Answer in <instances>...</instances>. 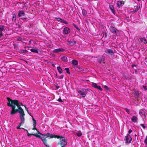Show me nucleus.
Returning a JSON list of instances; mask_svg holds the SVG:
<instances>
[{
    "label": "nucleus",
    "mask_w": 147,
    "mask_h": 147,
    "mask_svg": "<svg viewBox=\"0 0 147 147\" xmlns=\"http://www.w3.org/2000/svg\"><path fill=\"white\" fill-rule=\"evenodd\" d=\"M15 105L18 107V109H15V106H12V110L11 111L10 114L13 115L16 113L17 112L20 113L19 117L20 118V122L18 126L16 127V128L17 129H22V127H20L22 126L25 123L24 116L25 114L24 111L22 108L20 107L19 105L17 104H15Z\"/></svg>",
    "instance_id": "obj_1"
},
{
    "label": "nucleus",
    "mask_w": 147,
    "mask_h": 147,
    "mask_svg": "<svg viewBox=\"0 0 147 147\" xmlns=\"http://www.w3.org/2000/svg\"><path fill=\"white\" fill-rule=\"evenodd\" d=\"M39 134L42 136L46 137V138L49 137L50 138H60V141L57 143V145H59L60 144L61 146V147H65L67 144V142L66 141L65 138L62 136L52 134L49 133L44 134L40 133Z\"/></svg>",
    "instance_id": "obj_2"
},
{
    "label": "nucleus",
    "mask_w": 147,
    "mask_h": 147,
    "mask_svg": "<svg viewBox=\"0 0 147 147\" xmlns=\"http://www.w3.org/2000/svg\"><path fill=\"white\" fill-rule=\"evenodd\" d=\"M6 98L8 101V102L7 103V106L11 107V111L12 110V106H15V109H18V107L17 105H15V104H17L21 108L22 107L21 106H24V105L22 104V103L20 102L18 100L16 99L13 100L8 97H6Z\"/></svg>",
    "instance_id": "obj_3"
},
{
    "label": "nucleus",
    "mask_w": 147,
    "mask_h": 147,
    "mask_svg": "<svg viewBox=\"0 0 147 147\" xmlns=\"http://www.w3.org/2000/svg\"><path fill=\"white\" fill-rule=\"evenodd\" d=\"M27 132L28 133L27 136H29L31 135H33L36 137L39 138L41 140L43 144L46 147H50L49 145L47 143V140L46 139V137L45 138L43 136H40L41 135L39 134V132L38 131V134H40V135L36 134H30L29 133L28 131ZM41 135L42 136V135Z\"/></svg>",
    "instance_id": "obj_4"
},
{
    "label": "nucleus",
    "mask_w": 147,
    "mask_h": 147,
    "mask_svg": "<svg viewBox=\"0 0 147 147\" xmlns=\"http://www.w3.org/2000/svg\"><path fill=\"white\" fill-rule=\"evenodd\" d=\"M76 90L80 94L83 98H84L86 97L87 94V92L88 91V90L87 89H84L80 90L79 89L77 88Z\"/></svg>",
    "instance_id": "obj_5"
},
{
    "label": "nucleus",
    "mask_w": 147,
    "mask_h": 147,
    "mask_svg": "<svg viewBox=\"0 0 147 147\" xmlns=\"http://www.w3.org/2000/svg\"><path fill=\"white\" fill-rule=\"evenodd\" d=\"M109 29L112 33L115 34L117 36H119L120 34L119 31L115 27L113 26H111L109 28Z\"/></svg>",
    "instance_id": "obj_6"
},
{
    "label": "nucleus",
    "mask_w": 147,
    "mask_h": 147,
    "mask_svg": "<svg viewBox=\"0 0 147 147\" xmlns=\"http://www.w3.org/2000/svg\"><path fill=\"white\" fill-rule=\"evenodd\" d=\"M104 52L105 54L108 56H112L114 55V52L112 49H107L105 50Z\"/></svg>",
    "instance_id": "obj_7"
},
{
    "label": "nucleus",
    "mask_w": 147,
    "mask_h": 147,
    "mask_svg": "<svg viewBox=\"0 0 147 147\" xmlns=\"http://www.w3.org/2000/svg\"><path fill=\"white\" fill-rule=\"evenodd\" d=\"M132 139V138H131L130 135L129 134H128L127 136H125L124 138V140H125V142L126 143H131Z\"/></svg>",
    "instance_id": "obj_8"
},
{
    "label": "nucleus",
    "mask_w": 147,
    "mask_h": 147,
    "mask_svg": "<svg viewBox=\"0 0 147 147\" xmlns=\"http://www.w3.org/2000/svg\"><path fill=\"white\" fill-rule=\"evenodd\" d=\"M105 57L104 55H102L97 59L98 62L100 64L102 63H105Z\"/></svg>",
    "instance_id": "obj_9"
},
{
    "label": "nucleus",
    "mask_w": 147,
    "mask_h": 147,
    "mask_svg": "<svg viewBox=\"0 0 147 147\" xmlns=\"http://www.w3.org/2000/svg\"><path fill=\"white\" fill-rule=\"evenodd\" d=\"M67 44L70 46H73L74 45L76 44V43L75 41H72L71 40H68L67 41Z\"/></svg>",
    "instance_id": "obj_10"
},
{
    "label": "nucleus",
    "mask_w": 147,
    "mask_h": 147,
    "mask_svg": "<svg viewBox=\"0 0 147 147\" xmlns=\"http://www.w3.org/2000/svg\"><path fill=\"white\" fill-rule=\"evenodd\" d=\"M70 32V30L67 27H65L64 28L63 30V34H67L69 33Z\"/></svg>",
    "instance_id": "obj_11"
},
{
    "label": "nucleus",
    "mask_w": 147,
    "mask_h": 147,
    "mask_svg": "<svg viewBox=\"0 0 147 147\" xmlns=\"http://www.w3.org/2000/svg\"><path fill=\"white\" fill-rule=\"evenodd\" d=\"M25 13L23 10L19 11H18V16L20 17L25 15Z\"/></svg>",
    "instance_id": "obj_12"
},
{
    "label": "nucleus",
    "mask_w": 147,
    "mask_h": 147,
    "mask_svg": "<svg viewBox=\"0 0 147 147\" xmlns=\"http://www.w3.org/2000/svg\"><path fill=\"white\" fill-rule=\"evenodd\" d=\"M64 51V49L62 48H59L55 49L53 50V52L54 53H58L61 52H63Z\"/></svg>",
    "instance_id": "obj_13"
},
{
    "label": "nucleus",
    "mask_w": 147,
    "mask_h": 147,
    "mask_svg": "<svg viewBox=\"0 0 147 147\" xmlns=\"http://www.w3.org/2000/svg\"><path fill=\"white\" fill-rule=\"evenodd\" d=\"M73 67L77 71H82L84 69L79 67L73 66Z\"/></svg>",
    "instance_id": "obj_14"
},
{
    "label": "nucleus",
    "mask_w": 147,
    "mask_h": 147,
    "mask_svg": "<svg viewBox=\"0 0 147 147\" xmlns=\"http://www.w3.org/2000/svg\"><path fill=\"white\" fill-rule=\"evenodd\" d=\"M124 3L123 1H118L117 3V7L119 8H120L124 4Z\"/></svg>",
    "instance_id": "obj_15"
},
{
    "label": "nucleus",
    "mask_w": 147,
    "mask_h": 147,
    "mask_svg": "<svg viewBox=\"0 0 147 147\" xmlns=\"http://www.w3.org/2000/svg\"><path fill=\"white\" fill-rule=\"evenodd\" d=\"M139 39L140 40V41H141L142 43L144 44H146L147 41L145 38H140Z\"/></svg>",
    "instance_id": "obj_16"
},
{
    "label": "nucleus",
    "mask_w": 147,
    "mask_h": 147,
    "mask_svg": "<svg viewBox=\"0 0 147 147\" xmlns=\"http://www.w3.org/2000/svg\"><path fill=\"white\" fill-rule=\"evenodd\" d=\"M109 8L112 13H113L114 15H115V12L113 6L112 5L109 4Z\"/></svg>",
    "instance_id": "obj_17"
},
{
    "label": "nucleus",
    "mask_w": 147,
    "mask_h": 147,
    "mask_svg": "<svg viewBox=\"0 0 147 147\" xmlns=\"http://www.w3.org/2000/svg\"><path fill=\"white\" fill-rule=\"evenodd\" d=\"M139 113L142 116H145V112L143 109H141L140 110Z\"/></svg>",
    "instance_id": "obj_18"
},
{
    "label": "nucleus",
    "mask_w": 147,
    "mask_h": 147,
    "mask_svg": "<svg viewBox=\"0 0 147 147\" xmlns=\"http://www.w3.org/2000/svg\"><path fill=\"white\" fill-rule=\"evenodd\" d=\"M55 19L57 20V21H60L62 23H63L65 24H67V22L66 21H64L61 18H56Z\"/></svg>",
    "instance_id": "obj_19"
},
{
    "label": "nucleus",
    "mask_w": 147,
    "mask_h": 147,
    "mask_svg": "<svg viewBox=\"0 0 147 147\" xmlns=\"http://www.w3.org/2000/svg\"><path fill=\"white\" fill-rule=\"evenodd\" d=\"M138 120V118L136 116H133L131 119V121L134 122H136Z\"/></svg>",
    "instance_id": "obj_20"
},
{
    "label": "nucleus",
    "mask_w": 147,
    "mask_h": 147,
    "mask_svg": "<svg viewBox=\"0 0 147 147\" xmlns=\"http://www.w3.org/2000/svg\"><path fill=\"white\" fill-rule=\"evenodd\" d=\"M71 63L72 64L74 65H78V61L76 60H72Z\"/></svg>",
    "instance_id": "obj_21"
},
{
    "label": "nucleus",
    "mask_w": 147,
    "mask_h": 147,
    "mask_svg": "<svg viewBox=\"0 0 147 147\" xmlns=\"http://www.w3.org/2000/svg\"><path fill=\"white\" fill-rule=\"evenodd\" d=\"M16 16L15 14L12 15V21L13 22H15L16 20Z\"/></svg>",
    "instance_id": "obj_22"
},
{
    "label": "nucleus",
    "mask_w": 147,
    "mask_h": 147,
    "mask_svg": "<svg viewBox=\"0 0 147 147\" xmlns=\"http://www.w3.org/2000/svg\"><path fill=\"white\" fill-rule=\"evenodd\" d=\"M5 26H0V33L2 34V31L4 30Z\"/></svg>",
    "instance_id": "obj_23"
},
{
    "label": "nucleus",
    "mask_w": 147,
    "mask_h": 147,
    "mask_svg": "<svg viewBox=\"0 0 147 147\" xmlns=\"http://www.w3.org/2000/svg\"><path fill=\"white\" fill-rule=\"evenodd\" d=\"M57 69L58 72L60 74H61L62 73L63 70H62V68H61V67H60L59 66L57 67Z\"/></svg>",
    "instance_id": "obj_24"
},
{
    "label": "nucleus",
    "mask_w": 147,
    "mask_h": 147,
    "mask_svg": "<svg viewBox=\"0 0 147 147\" xmlns=\"http://www.w3.org/2000/svg\"><path fill=\"white\" fill-rule=\"evenodd\" d=\"M31 116L32 118V120L33 122V126L36 127V121L35 119H34V118L31 115Z\"/></svg>",
    "instance_id": "obj_25"
},
{
    "label": "nucleus",
    "mask_w": 147,
    "mask_h": 147,
    "mask_svg": "<svg viewBox=\"0 0 147 147\" xmlns=\"http://www.w3.org/2000/svg\"><path fill=\"white\" fill-rule=\"evenodd\" d=\"M61 58L63 61L65 62H67L68 61L67 58L65 56L62 57Z\"/></svg>",
    "instance_id": "obj_26"
},
{
    "label": "nucleus",
    "mask_w": 147,
    "mask_h": 147,
    "mask_svg": "<svg viewBox=\"0 0 147 147\" xmlns=\"http://www.w3.org/2000/svg\"><path fill=\"white\" fill-rule=\"evenodd\" d=\"M30 51L33 53H38V51L36 49H30Z\"/></svg>",
    "instance_id": "obj_27"
},
{
    "label": "nucleus",
    "mask_w": 147,
    "mask_h": 147,
    "mask_svg": "<svg viewBox=\"0 0 147 147\" xmlns=\"http://www.w3.org/2000/svg\"><path fill=\"white\" fill-rule=\"evenodd\" d=\"M76 135L78 137H80L82 135V134L81 131H78L76 133Z\"/></svg>",
    "instance_id": "obj_28"
},
{
    "label": "nucleus",
    "mask_w": 147,
    "mask_h": 147,
    "mask_svg": "<svg viewBox=\"0 0 147 147\" xmlns=\"http://www.w3.org/2000/svg\"><path fill=\"white\" fill-rule=\"evenodd\" d=\"M82 14L84 16H86L87 14V12L84 9L82 11Z\"/></svg>",
    "instance_id": "obj_29"
},
{
    "label": "nucleus",
    "mask_w": 147,
    "mask_h": 147,
    "mask_svg": "<svg viewBox=\"0 0 147 147\" xmlns=\"http://www.w3.org/2000/svg\"><path fill=\"white\" fill-rule=\"evenodd\" d=\"M73 25L74 27H75L78 31H79L80 32V30L79 28L78 27V26L77 25H76L75 24H73Z\"/></svg>",
    "instance_id": "obj_30"
},
{
    "label": "nucleus",
    "mask_w": 147,
    "mask_h": 147,
    "mask_svg": "<svg viewBox=\"0 0 147 147\" xmlns=\"http://www.w3.org/2000/svg\"><path fill=\"white\" fill-rule=\"evenodd\" d=\"M24 107H25V110H26V111H27V113H28V114L30 115V116H31V113H30L28 111V108L26 107V106L25 105H24Z\"/></svg>",
    "instance_id": "obj_31"
},
{
    "label": "nucleus",
    "mask_w": 147,
    "mask_h": 147,
    "mask_svg": "<svg viewBox=\"0 0 147 147\" xmlns=\"http://www.w3.org/2000/svg\"><path fill=\"white\" fill-rule=\"evenodd\" d=\"M92 86L93 87H94V88H96V87L97 86V85L96 84V83H93L92 84Z\"/></svg>",
    "instance_id": "obj_32"
},
{
    "label": "nucleus",
    "mask_w": 147,
    "mask_h": 147,
    "mask_svg": "<svg viewBox=\"0 0 147 147\" xmlns=\"http://www.w3.org/2000/svg\"><path fill=\"white\" fill-rule=\"evenodd\" d=\"M125 110L127 113L129 114L130 113V110L129 109L125 108Z\"/></svg>",
    "instance_id": "obj_33"
},
{
    "label": "nucleus",
    "mask_w": 147,
    "mask_h": 147,
    "mask_svg": "<svg viewBox=\"0 0 147 147\" xmlns=\"http://www.w3.org/2000/svg\"><path fill=\"white\" fill-rule=\"evenodd\" d=\"M28 52L26 50H24L21 51V53H22L25 54Z\"/></svg>",
    "instance_id": "obj_34"
},
{
    "label": "nucleus",
    "mask_w": 147,
    "mask_h": 147,
    "mask_svg": "<svg viewBox=\"0 0 147 147\" xmlns=\"http://www.w3.org/2000/svg\"><path fill=\"white\" fill-rule=\"evenodd\" d=\"M65 70H66V72L69 74H70V73L69 71V68H66L65 69Z\"/></svg>",
    "instance_id": "obj_35"
},
{
    "label": "nucleus",
    "mask_w": 147,
    "mask_h": 147,
    "mask_svg": "<svg viewBox=\"0 0 147 147\" xmlns=\"http://www.w3.org/2000/svg\"><path fill=\"white\" fill-rule=\"evenodd\" d=\"M96 88L100 90L101 91H102V89L101 88V86H97Z\"/></svg>",
    "instance_id": "obj_36"
},
{
    "label": "nucleus",
    "mask_w": 147,
    "mask_h": 147,
    "mask_svg": "<svg viewBox=\"0 0 147 147\" xmlns=\"http://www.w3.org/2000/svg\"><path fill=\"white\" fill-rule=\"evenodd\" d=\"M140 8V6L139 7H137L134 10L135 12H136L138 11Z\"/></svg>",
    "instance_id": "obj_37"
},
{
    "label": "nucleus",
    "mask_w": 147,
    "mask_h": 147,
    "mask_svg": "<svg viewBox=\"0 0 147 147\" xmlns=\"http://www.w3.org/2000/svg\"><path fill=\"white\" fill-rule=\"evenodd\" d=\"M140 125L144 129L146 128V126L144 124H141Z\"/></svg>",
    "instance_id": "obj_38"
},
{
    "label": "nucleus",
    "mask_w": 147,
    "mask_h": 147,
    "mask_svg": "<svg viewBox=\"0 0 147 147\" xmlns=\"http://www.w3.org/2000/svg\"><path fill=\"white\" fill-rule=\"evenodd\" d=\"M135 93L136 94V95L137 97H138L139 96V95L138 92L137 91H135Z\"/></svg>",
    "instance_id": "obj_39"
},
{
    "label": "nucleus",
    "mask_w": 147,
    "mask_h": 147,
    "mask_svg": "<svg viewBox=\"0 0 147 147\" xmlns=\"http://www.w3.org/2000/svg\"><path fill=\"white\" fill-rule=\"evenodd\" d=\"M144 142L146 144L147 146V136H146L144 141Z\"/></svg>",
    "instance_id": "obj_40"
},
{
    "label": "nucleus",
    "mask_w": 147,
    "mask_h": 147,
    "mask_svg": "<svg viewBox=\"0 0 147 147\" xmlns=\"http://www.w3.org/2000/svg\"><path fill=\"white\" fill-rule=\"evenodd\" d=\"M64 76L62 74L61 75V76L59 77V78L60 79H63V78Z\"/></svg>",
    "instance_id": "obj_41"
},
{
    "label": "nucleus",
    "mask_w": 147,
    "mask_h": 147,
    "mask_svg": "<svg viewBox=\"0 0 147 147\" xmlns=\"http://www.w3.org/2000/svg\"><path fill=\"white\" fill-rule=\"evenodd\" d=\"M58 101L59 102H63L61 99V98H59L58 100Z\"/></svg>",
    "instance_id": "obj_42"
},
{
    "label": "nucleus",
    "mask_w": 147,
    "mask_h": 147,
    "mask_svg": "<svg viewBox=\"0 0 147 147\" xmlns=\"http://www.w3.org/2000/svg\"><path fill=\"white\" fill-rule=\"evenodd\" d=\"M132 132V130H131V129H129L128 132L129 133V134H130L131 132Z\"/></svg>",
    "instance_id": "obj_43"
},
{
    "label": "nucleus",
    "mask_w": 147,
    "mask_h": 147,
    "mask_svg": "<svg viewBox=\"0 0 147 147\" xmlns=\"http://www.w3.org/2000/svg\"><path fill=\"white\" fill-rule=\"evenodd\" d=\"M104 88H105L107 90H108V87L106 85H105L104 86Z\"/></svg>",
    "instance_id": "obj_44"
},
{
    "label": "nucleus",
    "mask_w": 147,
    "mask_h": 147,
    "mask_svg": "<svg viewBox=\"0 0 147 147\" xmlns=\"http://www.w3.org/2000/svg\"><path fill=\"white\" fill-rule=\"evenodd\" d=\"M143 87L144 89L145 90H147V86H146L143 85Z\"/></svg>",
    "instance_id": "obj_45"
},
{
    "label": "nucleus",
    "mask_w": 147,
    "mask_h": 147,
    "mask_svg": "<svg viewBox=\"0 0 147 147\" xmlns=\"http://www.w3.org/2000/svg\"><path fill=\"white\" fill-rule=\"evenodd\" d=\"M21 19L23 20H24V21H25L26 19H27V18H21Z\"/></svg>",
    "instance_id": "obj_46"
},
{
    "label": "nucleus",
    "mask_w": 147,
    "mask_h": 147,
    "mask_svg": "<svg viewBox=\"0 0 147 147\" xmlns=\"http://www.w3.org/2000/svg\"><path fill=\"white\" fill-rule=\"evenodd\" d=\"M32 129L33 130H37V129L36 128V127L34 126V127Z\"/></svg>",
    "instance_id": "obj_47"
},
{
    "label": "nucleus",
    "mask_w": 147,
    "mask_h": 147,
    "mask_svg": "<svg viewBox=\"0 0 147 147\" xmlns=\"http://www.w3.org/2000/svg\"><path fill=\"white\" fill-rule=\"evenodd\" d=\"M55 87L57 89H58L59 88H60V86H56Z\"/></svg>",
    "instance_id": "obj_48"
},
{
    "label": "nucleus",
    "mask_w": 147,
    "mask_h": 147,
    "mask_svg": "<svg viewBox=\"0 0 147 147\" xmlns=\"http://www.w3.org/2000/svg\"><path fill=\"white\" fill-rule=\"evenodd\" d=\"M22 129H24V130L26 131L27 132H28V131L26 129L24 128H22Z\"/></svg>",
    "instance_id": "obj_49"
},
{
    "label": "nucleus",
    "mask_w": 147,
    "mask_h": 147,
    "mask_svg": "<svg viewBox=\"0 0 147 147\" xmlns=\"http://www.w3.org/2000/svg\"><path fill=\"white\" fill-rule=\"evenodd\" d=\"M131 66L132 67H134L136 66V65L134 64H133Z\"/></svg>",
    "instance_id": "obj_50"
},
{
    "label": "nucleus",
    "mask_w": 147,
    "mask_h": 147,
    "mask_svg": "<svg viewBox=\"0 0 147 147\" xmlns=\"http://www.w3.org/2000/svg\"><path fill=\"white\" fill-rule=\"evenodd\" d=\"M52 65L53 66V67H55V65L54 64H52Z\"/></svg>",
    "instance_id": "obj_51"
},
{
    "label": "nucleus",
    "mask_w": 147,
    "mask_h": 147,
    "mask_svg": "<svg viewBox=\"0 0 147 147\" xmlns=\"http://www.w3.org/2000/svg\"><path fill=\"white\" fill-rule=\"evenodd\" d=\"M22 38H19L18 39V40L19 41H21V40Z\"/></svg>",
    "instance_id": "obj_52"
},
{
    "label": "nucleus",
    "mask_w": 147,
    "mask_h": 147,
    "mask_svg": "<svg viewBox=\"0 0 147 147\" xmlns=\"http://www.w3.org/2000/svg\"><path fill=\"white\" fill-rule=\"evenodd\" d=\"M3 36V34H1L0 33V38H1Z\"/></svg>",
    "instance_id": "obj_53"
},
{
    "label": "nucleus",
    "mask_w": 147,
    "mask_h": 147,
    "mask_svg": "<svg viewBox=\"0 0 147 147\" xmlns=\"http://www.w3.org/2000/svg\"><path fill=\"white\" fill-rule=\"evenodd\" d=\"M135 136L136 137V136H137V135L136 134H135Z\"/></svg>",
    "instance_id": "obj_54"
},
{
    "label": "nucleus",
    "mask_w": 147,
    "mask_h": 147,
    "mask_svg": "<svg viewBox=\"0 0 147 147\" xmlns=\"http://www.w3.org/2000/svg\"><path fill=\"white\" fill-rule=\"evenodd\" d=\"M138 1H140V0H137Z\"/></svg>",
    "instance_id": "obj_55"
},
{
    "label": "nucleus",
    "mask_w": 147,
    "mask_h": 147,
    "mask_svg": "<svg viewBox=\"0 0 147 147\" xmlns=\"http://www.w3.org/2000/svg\"><path fill=\"white\" fill-rule=\"evenodd\" d=\"M29 48H32V47H29Z\"/></svg>",
    "instance_id": "obj_56"
},
{
    "label": "nucleus",
    "mask_w": 147,
    "mask_h": 147,
    "mask_svg": "<svg viewBox=\"0 0 147 147\" xmlns=\"http://www.w3.org/2000/svg\"><path fill=\"white\" fill-rule=\"evenodd\" d=\"M146 63H147V61H146Z\"/></svg>",
    "instance_id": "obj_57"
}]
</instances>
